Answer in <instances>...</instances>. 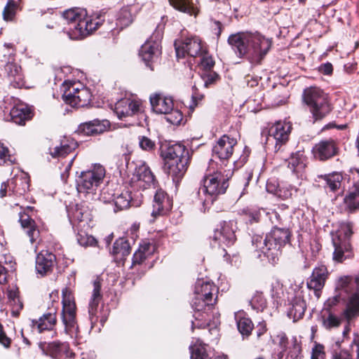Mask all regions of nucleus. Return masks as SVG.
<instances>
[{
	"label": "nucleus",
	"mask_w": 359,
	"mask_h": 359,
	"mask_svg": "<svg viewBox=\"0 0 359 359\" xmlns=\"http://www.w3.org/2000/svg\"><path fill=\"white\" fill-rule=\"evenodd\" d=\"M56 323L55 313H48L44 314L38 320H33V326H36L39 332L44 330H53Z\"/></svg>",
	"instance_id": "4c0bfd02"
},
{
	"label": "nucleus",
	"mask_w": 359,
	"mask_h": 359,
	"mask_svg": "<svg viewBox=\"0 0 359 359\" xmlns=\"http://www.w3.org/2000/svg\"><path fill=\"white\" fill-rule=\"evenodd\" d=\"M269 218L273 224H282L280 215L276 212L270 213Z\"/></svg>",
	"instance_id": "338daca9"
},
{
	"label": "nucleus",
	"mask_w": 359,
	"mask_h": 359,
	"mask_svg": "<svg viewBox=\"0 0 359 359\" xmlns=\"http://www.w3.org/2000/svg\"><path fill=\"white\" fill-rule=\"evenodd\" d=\"M229 184L221 172H215L205 176L199 195L204 204H212L217 196L225 193Z\"/></svg>",
	"instance_id": "423d86ee"
},
{
	"label": "nucleus",
	"mask_w": 359,
	"mask_h": 359,
	"mask_svg": "<svg viewBox=\"0 0 359 359\" xmlns=\"http://www.w3.org/2000/svg\"><path fill=\"white\" fill-rule=\"evenodd\" d=\"M228 42L239 56L247 55L252 64H260L271 46V41L259 33L239 32L231 34Z\"/></svg>",
	"instance_id": "f257e3e1"
},
{
	"label": "nucleus",
	"mask_w": 359,
	"mask_h": 359,
	"mask_svg": "<svg viewBox=\"0 0 359 359\" xmlns=\"http://www.w3.org/2000/svg\"><path fill=\"white\" fill-rule=\"evenodd\" d=\"M273 341L275 344H277L279 346L278 350V353L275 357L276 359H282L283 357V354L287 349V338L286 334L283 332H280L276 336V337L273 339Z\"/></svg>",
	"instance_id": "49530a36"
},
{
	"label": "nucleus",
	"mask_w": 359,
	"mask_h": 359,
	"mask_svg": "<svg viewBox=\"0 0 359 359\" xmlns=\"http://www.w3.org/2000/svg\"><path fill=\"white\" fill-rule=\"evenodd\" d=\"M236 144V139L224 135L219 139L213 147V154L221 160L228 159L233 154V147Z\"/></svg>",
	"instance_id": "a211bd4d"
},
{
	"label": "nucleus",
	"mask_w": 359,
	"mask_h": 359,
	"mask_svg": "<svg viewBox=\"0 0 359 359\" xmlns=\"http://www.w3.org/2000/svg\"><path fill=\"white\" fill-rule=\"evenodd\" d=\"M217 287L210 281L198 280L195 285L194 295L206 299L217 298Z\"/></svg>",
	"instance_id": "cd10ccee"
},
{
	"label": "nucleus",
	"mask_w": 359,
	"mask_h": 359,
	"mask_svg": "<svg viewBox=\"0 0 359 359\" xmlns=\"http://www.w3.org/2000/svg\"><path fill=\"white\" fill-rule=\"evenodd\" d=\"M337 151L336 143L332 140H325L316 144L312 153L315 158L325 161L334 156Z\"/></svg>",
	"instance_id": "4be33fe9"
},
{
	"label": "nucleus",
	"mask_w": 359,
	"mask_h": 359,
	"mask_svg": "<svg viewBox=\"0 0 359 359\" xmlns=\"http://www.w3.org/2000/svg\"><path fill=\"white\" fill-rule=\"evenodd\" d=\"M302 293L303 292L298 289L295 292L294 296L290 298L292 305L290 313L293 314L294 318H301L306 311V306Z\"/></svg>",
	"instance_id": "c756f323"
},
{
	"label": "nucleus",
	"mask_w": 359,
	"mask_h": 359,
	"mask_svg": "<svg viewBox=\"0 0 359 359\" xmlns=\"http://www.w3.org/2000/svg\"><path fill=\"white\" fill-rule=\"evenodd\" d=\"M114 111L119 119H125L141 113L142 103L140 100L124 97L116 102Z\"/></svg>",
	"instance_id": "2eb2a0df"
},
{
	"label": "nucleus",
	"mask_w": 359,
	"mask_h": 359,
	"mask_svg": "<svg viewBox=\"0 0 359 359\" xmlns=\"http://www.w3.org/2000/svg\"><path fill=\"white\" fill-rule=\"evenodd\" d=\"M77 241L82 246L93 245L95 243V239L85 232H79L77 234Z\"/></svg>",
	"instance_id": "5fc2aeb1"
},
{
	"label": "nucleus",
	"mask_w": 359,
	"mask_h": 359,
	"mask_svg": "<svg viewBox=\"0 0 359 359\" xmlns=\"http://www.w3.org/2000/svg\"><path fill=\"white\" fill-rule=\"evenodd\" d=\"M10 189L17 195H23L29 187V179L27 174L21 172L15 175L11 182Z\"/></svg>",
	"instance_id": "473e14b6"
},
{
	"label": "nucleus",
	"mask_w": 359,
	"mask_h": 359,
	"mask_svg": "<svg viewBox=\"0 0 359 359\" xmlns=\"http://www.w3.org/2000/svg\"><path fill=\"white\" fill-rule=\"evenodd\" d=\"M151 248H153V247L149 243L144 242L142 244H140L138 250L148 256L151 254Z\"/></svg>",
	"instance_id": "0e129e2a"
},
{
	"label": "nucleus",
	"mask_w": 359,
	"mask_h": 359,
	"mask_svg": "<svg viewBox=\"0 0 359 359\" xmlns=\"http://www.w3.org/2000/svg\"><path fill=\"white\" fill-rule=\"evenodd\" d=\"M236 224L234 222H224L217 229L213 235V240L218 242L219 246H229L236 241Z\"/></svg>",
	"instance_id": "dca6fc26"
},
{
	"label": "nucleus",
	"mask_w": 359,
	"mask_h": 359,
	"mask_svg": "<svg viewBox=\"0 0 359 359\" xmlns=\"http://www.w3.org/2000/svg\"><path fill=\"white\" fill-rule=\"evenodd\" d=\"M243 219L248 223L252 224L257 222L259 219V213L257 211H251L250 210H243Z\"/></svg>",
	"instance_id": "13d9d810"
},
{
	"label": "nucleus",
	"mask_w": 359,
	"mask_h": 359,
	"mask_svg": "<svg viewBox=\"0 0 359 359\" xmlns=\"http://www.w3.org/2000/svg\"><path fill=\"white\" fill-rule=\"evenodd\" d=\"M292 128L290 122H276L268 130L267 144L274 143V150L276 152L278 151L287 142Z\"/></svg>",
	"instance_id": "ddd939ff"
},
{
	"label": "nucleus",
	"mask_w": 359,
	"mask_h": 359,
	"mask_svg": "<svg viewBox=\"0 0 359 359\" xmlns=\"http://www.w3.org/2000/svg\"><path fill=\"white\" fill-rule=\"evenodd\" d=\"M311 359H325V347L323 345L317 342L314 343L311 350Z\"/></svg>",
	"instance_id": "864d4df0"
},
{
	"label": "nucleus",
	"mask_w": 359,
	"mask_h": 359,
	"mask_svg": "<svg viewBox=\"0 0 359 359\" xmlns=\"http://www.w3.org/2000/svg\"><path fill=\"white\" fill-rule=\"evenodd\" d=\"M100 25L101 20L99 18H91L86 15L83 18V20L77 25L79 27L74 28V32L71 33V39H82L95 31Z\"/></svg>",
	"instance_id": "6ab92c4d"
},
{
	"label": "nucleus",
	"mask_w": 359,
	"mask_h": 359,
	"mask_svg": "<svg viewBox=\"0 0 359 359\" xmlns=\"http://www.w3.org/2000/svg\"><path fill=\"white\" fill-rule=\"evenodd\" d=\"M32 118V112L29 109L22 105L12 108L6 119L11 121L15 124L23 126L25 122Z\"/></svg>",
	"instance_id": "c85d7f7f"
},
{
	"label": "nucleus",
	"mask_w": 359,
	"mask_h": 359,
	"mask_svg": "<svg viewBox=\"0 0 359 359\" xmlns=\"http://www.w3.org/2000/svg\"><path fill=\"white\" fill-rule=\"evenodd\" d=\"M153 111L156 114L166 115L168 122L173 125H178L183 119L182 112L174 108L173 100L170 97L161 94H154L149 97Z\"/></svg>",
	"instance_id": "9d476101"
},
{
	"label": "nucleus",
	"mask_w": 359,
	"mask_h": 359,
	"mask_svg": "<svg viewBox=\"0 0 359 359\" xmlns=\"http://www.w3.org/2000/svg\"><path fill=\"white\" fill-rule=\"evenodd\" d=\"M133 20V17L128 7L122 8L117 14L116 25L121 28L129 26Z\"/></svg>",
	"instance_id": "c03bdc74"
},
{
	"label": "nucleus",
	"mask_w": 359,
	"mask_h": 359,
	"mask_svg": "<svg viewBox=\"0 0 359 359\" xmlns=\"http://www.w3.org/2000/svg\"><path fill=\"white\" fill-rule=\"evenodd\" d=\"M169 2L175 9L181 12L190 15L197 14V10L193 6L191 0H169Z\"/></svg>",
	"instance_id": "a19ab883"
},
{
	"label": "nucleus",
	"mask_w": 359,
	"mask_h": 359,
	"mask_svg": "<svg viewBox=\"0 0 359 359\" xmlns=\"http://www.w3.org/2000/svg\"><path fill=\"white\" fill-rule=\"evenodd\" d=\"M359 314V291L353 294L347 303L346 308L343 312V316L350 321Z\"/></svg>",
	"instance_id": "c9c22d12"
},
{
	"label": "nucleus",
	"mask_w": 359,
	"mask_h": 359,
	"mask_svg": "<svg viewBox=\"0 0 359 359\" xmlns=\"http://www.w3.org/2000/svg\"><path fill=\"white\" fill-rule=\"evenodd\" d=\"M327 273V269L325 266L322 265L316 267L307 282L308 288L313 290L315 295L318 298L320 297V291L324 287Z\"/></svg>",
	"instance_id": "b1692460"
},
{
	"label": "nucleus",
	"mask_w": 359,
	"mask_h": 359,
	"mask_svg": "<svg viewBox=\"0 0 359 359\" xmlns=\"http://www.w3.org/2000/svg\"><path fill=\"white\" fill-rule=\"evenodd\" d=\"M296 191L297 189L290 185L288 187H282L281 188H279L276 192H274V195L278 198L285 200L290 198L293 192Z\"/></svg>",
	"instance_id": "3c124183"
},
{
	"label": "nucleus",
	"mask_w": 359,
	"mask_h": 359,
	"mask_svg": "<svg viewBox=\"0 0 359 359\" xmlns=\"http://www.w3.org/2000/svg\"><path fill=\"white\" fill-rule=\"evenodd\" d=\"M241 315L242 313H238L235 316L237 327L242 335L248 336L252 330L253 324L250 318L241 316Z\"/></svg>",
	"instance_id": "37998d69"
},
{
	"label": "nucleus",
	"mask_w": 359,
	"mask_h": 359,
	"mask_svg": "<svg viewBox=\"0 0 359 359\" xmlns=\"http://www.w3.org/2000/svg\"><path fill=\"white\" fill-rule=\"evenodd\" d=\"M271 293L273 298H280V296L283 294V285L279 280H276L272 282Z\"/></svg>",
	"instance_id": "052dcab7"
},
{
	"label": "nucleus",
	"mask_w": 359,
	"mask_h": 359,
	"mask_svg": "<svg viewBox=\"0 0 359 359\" xmlns=\"http://www.w3.org/2000/svg\"><path fill=\"white\" fill-rule=\"evenodd\" d=\"M130 252V247L128 241L120 238L117 239L113 245L112 254L118 261H123Z\"/></svg>",
	"instance_id": "72a5a7b5"
},
{
	"label": "nucleus",
	"mask_w": 359,
	"mask_h": 359,
	"mask_svg": "<svg viewBox=\"0 0 359 359\" xmlns=\"http://www.w3.org/2000/svg\"><path fill=\"white\" fill-rule=\"evenodd\" d=\"M324 180L326 182V187L329 189L330 191L335 192L341 187L343 176L341 173L333 172L325 175Z\"/></svg>",
	"instance_id": "79ce46f5"
},
{
	"label": "nucleus",
	"mask_w": 359,
	"mask_h": 359,
	"mask_svg": "<svg viewBox=\"0 0 359 359\" xmlns=\"http://www.w3.org/2000/svg\"><path fill=\"white\" fill-rule=\"evenodd\" d=\"M332 359H352V357L347 351H341L333 355Z\"/></svg>",
	"instance_id": "774afa93"
},
{
	"label": "nucleus",
	"mask_w": 359,
	"mask_h": 359,
	"mask_svg": "<svg viewBox=\"0 0 359 359\" xmlns=\"http://www.w3.org/2000/svg\"><path fill=\"white\" fill-rule=\"evenodd\" d=\"M288 167L294 172H299L305 167V156L302 151L292 154L288 159Z\"/></svg>",
	"instance_id": "ea45409f"
},
{
	"label": "nucleus",
	"mask_w": 359,
	"mask_h": 359,
	"mask_svg": "<svg viewBox=\"0 0 359 359\" xmlns=\"http://www.w3.org/2000/svg\"><path fill=\"white\" fill-rule=\"evenodd\" d=\"M172 203L166 194L161 189L156 192L154 198L151 216L155 219L157 216L163 215L171 210Z\"/></svg>",
	"instance_id": "5701e85b"
},
{
	"label": "nucleus",
	"mask_w": 359,
	"mask_h": 359,
	"mask_svg": "<svg viewBox=\"0 0 359 359\" xmlns=\"http://www.w3.org/2000/svg\"><path fill=\"white\" fill-rule=\"evenodd\" d=\"M290 238V232L287 229L273 227L264 239L259 236L253 238L256 256L260 259H262V257H266L272 263H276L280 248L289 243Z\"/></svg>",
	"instance_id": "f03ea898"
},
{
	"label": "nucleus",
	"mask_w": 359,
	"mask_h": 359,
	"mask_svg": "<svg viewBox=\"0 0 359 359\" xmlns=\"http://www.w3.org/2000/svg\"><path fill=\"white\" fill-rule=\"evenodd\" d=\"M139 145L142 149L148 151H152L155 148V142L145 136L139 137Z\"/></svg>",
	"instance_id": "4d7b16f0"
},
{
	"label": "nucleus",
	"mask_w": 359,
	"mask_h": 359,
	"mask_svg": "<svg viewBox=\"0 0 359 359\" xmlns=\"http://www.w3.org/2000/svg\"><path fill=\"white\" fill-rule=\"evenodd\" d=\"M351 223H342L339 229L332 235V241L334 248L333 259L337 262H341L351 255L349 239L353 233Z\"/></svg>",
	"instance_id": "6e6552de"
},
{
	"label": "nucleus",
	"mask_w": 359,
	"mask_h": 359,
	"mask_svg": "<svg viewBox=\"0 0 359 359\" xmlns=\"http://www.w3.org/2000/svg\"><path fill=\"white\" fill-rule=\"evenodd\" d=\"M107 194L110 195L108 189H104L102 191V200L104 203H110L111 201H112L116 207L115 211L125 210L130 207L132 200L131 193L130 191L123 190L120 193L116 194V196L112 195L111 197H108Z\"/></svg>",
	"instance_id": "412c9836"
},
{
	"label": "nucleus",
	"mask_w": 359,
	"mask_h": 359,
	"mask_svg": "<svg viewBox=\"0 0 359 359\" xmlns=\"http://www.w3.org/2000/svg\"><path fill=\"white\" fill-rule=\"evenodd\" d=\"M110 127V123L107 119L93 121L80 124L79 130L86 135H95L104 133Z\"/></svg>",
	"instance_id": "393cba45"
},
{
	"label": "nucleus",
	"mask_w": 359,
	"mask_h": 359,
	"mask_svg": "<svg viewBox=\"0 0 359 359\" xmlns=\"http://www.w3.org/2000/svg\"><path fill=\"white\" fill-rule=\"evenodd\" d=\"M93 286L94 288L90 302L89 303L88 310L89 316L91 318V320H93L94 318L97 317V308L102 297L100 294V283L99 281H95Z\"/></svg>",
	"instance_id": "e433bc0d"
},
{
	"label": "nucleus",
	"mask_w": 359,
	"mask_h": 359,
	"mask_svg": "<svg viewBox=\"0 0 359 359\" xmlns=\"http://www.w3.org/2000/svg\"><path fill=\"white\" fill-rule=\"evenodd\" d=\"M175 51L177 57L186 55L196 57L205 52L206 47L196 36H188L181 41H175Z\"/></svg>",
	"instance_id": "4468645a"
},
{
	"label": "nucleus",
	"mask_w": 359,
	"mask_h": 359,
	"mask_svg": "<svg viewBox=\"0 0 359 359\" xmlns=\"http://www.w3.org/2000/svg\"><path fill=\"white\" fill-rule=\"evenodd\" d=\"M147 255L142 252V251L137 250L133 255V263L134 264H140L143 260H144L147 258Z\"/></svg>",
	"instance_id": "680f3d73"
},
{
	"label": "nucleus",
	"mask_w": 359,
	"mask_h": 359,
	"mask_svg": "<svg viewBox=\"0 0 359 359\" xmlns=\"http://www.w3.org/2000/svg\"><path fill=\"white\" fill-rule=\"evenodd\" d=\"M15 161V158L10 154L8 147L0 142V164H12Z\"/></svg>",
	"instance_id": "8fccbe9b"
},
{
	"label": "nucleus",
	"mask_w": 359,
	"mask_h": 359,
	"mask_svg": "<svg viewBox=\"0 0 359 359\" xmlns=\"http://www.w3.org/2000/svg\"><path fill=\"white\" fill-rule=\"evenodd\" d=\"M340 319L336 316L330 313L327 318L323 321V325L327 329H331L339 326Z\"/></svg>",
	"instance_id": "bf43d9fd"
},
{
	"label": "nucleus",
	"mask_w": 359,
	"mask_h": 359,
	"mask_svg": "<svg viewBox=\"0 0 359 359\" xmlns=\"http://www.w3.org/2000/svg\"><path fill=\"white\" fill-rule=\"evenodd\" d=\"M303 100L309 107L316 121L323 118L331 111L327 95L317 87L305 89L303 93Z\"/></svg>",
	"instance_id": "39448f33"
},
{
	"label": "nucleus",
	"mask_w": 359,
	"mask_h": 359,
	"mask_svg": "<svg viewBox=\"0 0 359 359\" xmlns=\"http://www.w3.org/2000/svg\"><path fill=\"white\" fill-rule=\"evenodd\" d=\"M48 353L53 358H72L74 353L70 351L69 344L55 341L50 342L47 346Z\"/></svg>",
	"instance_id": "bb28decb"
},
{
	"label": "nucleus",
	"mask_w": 359,
	"mask_h": 359,
	"mask_svg": "<svg viewBox=\"0 0 359 359\" xmlns=\"http://www.w3.org/2000/svg\"><path fill=\"white\" fill-rule=\"evenodd\" d=\"M19 221L21 226L27 229L26 233L29 237L30 242L34 243L39 236V231L36 228L34 221L26 213H20Z\"/></svg>",
	"instance_id": "2f4dec72"
},
{
	"label": "nucleus",
	"mask_w": 359,
	"mask_h": 359,
	"mask_svg": "<svg viewBox=\"0 0 359 359\" xmlns=\"http://www.w3.org/2000/svg\"><path fill=\"white\" fill-rule=\"evenodd\" d=\"M191 359H210L207 350L206 345L200 340H197L196 344L190 346ZM215 359H226L224 355H219Z\"/></svg>",
	"instance_id": "58836bf2"
},
{
	"label": "nucleus",
	"mask_w": 359,
	"mask_h": 359,
	"mask_svg": "<svg viewBox=\"0 0 359 359\" xmlns=\"http://www.w3.org/2000/svg\"><path fill=\"white\" fill-rule=\"evenodd\" d=\"M86 15V11L79 8H71L65 11L63 13L64 19L68 22L69 27L67 29V35L71 39V33L74 32V28H78L79 24L83 18Z\"/></svg>",
	"instance_id": "a878e982"
},
{
	"label": "nucleus",
	"mask_w": 359,
	"mask_h": 359,
	"mask_svg": "<svg viewBox=\"0 0 359 359\" xmlns=\"http://www.w3.org/2000/svg\"><path fill=\"white\" fill-rule=\"evenodd\" d=\"M62 90L64 102L72 107H84L91 100L90 90L79 82L65 81L62 83Z\"/></svg>",
	"instance_id": "1a4fd4ad"
},
{
	"label": "nucleus",
	"mask_w": 359,
	"mask_h": 359,
	"mask_svg": "<svg viewBox=\"0 0 359 359\" xmlns=\"http://www.w3.org/2000/svg\"><path fill=\"white\" fill-rule=\"evenodd\" d=\"M56 264V257L52 252L42 250L36 257V271L41 276L51 273Z\"/></svg>",
	"instance_id": "aec40b11"
},
{
	"label": "nucleus",
	"mask_w": 359,
	"mask_h": 359,
	"mask_svg": "<svg viewBox=\"0 0 359 359\" xmlns=\"http://www.w3.org/2000/svg\"><path fill=\"white\" fill-rule=\"evenodd\" d=\"M198 56L201 57L200 65L205 70L211 69L215 65V61L212 57L207 53L206 48L205 52Z\"/></svg>",
	"instance_id": "603ef678"
},
{
	"label": "nucleus",
	"mask_w": 359,
	"mask_h": 359,
	"mask_svg": "<svg viewBox=\"0 0 359 359\" xmlns=\"http://www.w3.org/2000/svg\"><path fill=\"white\" fill-rule=\"evenodd\" d=\"M320 70L324 74L329 75L332 72V65L330 63L324 64L320 66Z\"/></svg>",
	"instance_id": "69168bd1"
},
{
	"label": "nucleus",
	"mask_w": 359,
	"mask_h": 359,
	"mask_svg": "<svg viewBox=\"0 0 359 359\" xmlns=\"http://www.w3.org/2000/svg\"><path fill=\"white\" fill-rule=\"evenodd\" d=\"M128 169L129 184L132 187L145 189L154 184V176L144 162H133Z\"/></svg>",
	"instance_id": "9b49d317"
},
{
	"label": "nucleus",
	"mask_w": 359,
	"mask_h": 359,
	"mask_svg": "<svg viewBox=\"0 0 359 359\" xmlns=\"http://www.w3.org/2000/svg\"><path fill=\"white\" fill-rule=\"evenodd\" d=\"M346 208L353 212L359 209V183H355L349 189L348 195L344 199Z\"/></svg>",
	"instance_id": "f704fd0d"
},
{
	"label": "nucleus",
	"mask_w": 359,
	"mask_h": 359,
	"mask_svg": "<svg viewBox=\"0 0 359 359\" xmlns=\"http://www.w3.org/2000/svg\"><path fill=\"white\" fill-rule=\"evenodd\" d=\"M4 69L11 79L15 81L21 79V67L15 61H8L4 67Z\"/></svg>",
	"instance_id": "de8ad7c7"
},
{
	"label": "nucleus",
	"mask_w": 359,
	"mask_h": 359,
	"mask_svg": "<svg viewBox=\"0 0 359 359\" xmlns=\"http://www.w3.org/2000/svg\"><path fill=\"white\" fill-rule=\"evenodd\" d=\"M77 147V143L72 139H64L61 141L60 146H55L50 149V154L53 158H63L70 154Z\"/></svg>",
	"instance_id": "7c9ffc66"
},
{
	"label": "nucleus",
	"mask_w": 359,
	"mask_h": 359,
	"mask_svg": "<svg viewBox=\"0 0 359 359\" xmlns=\"http://www.w3.org/2000/svg\"><path fill=\"white\" fill-rule=\"evenodd\" d=\"M161 54L160 39H154L151 36L142 46L140 50V56L147 66L150 62L156 60Z\"/></svg>",
	"instance_id": "f3484780"
},
{
	"label": "nucleus",
	"mask_w": 359,
	"mask_h": 359,
	"mask_svg": "<svg viewBox=\"0 0 359 359\" xmlns=\"http://www.w3.org/2000/svg\"><path fill=\"white\" fill-rule=\"evenodd\" d=\"M62 321L65 327V332L72 335L77 332L78 326L76 322V305L74 296L67 287L62 290Z\"/></svg>",
	"instance_id": "f8f14e48"
},
{
	"label": "nucleus",
	"mask_w": 359,
	"mask_h": 359,
	"mask_svg": "<svg viewBox=\"0 0 359 359\" xmlns=\"http://www.w3.org/2000/svg\"><path fill=\"white\" fill-rule=\"evenodd\" d=\"M164 169L173 180L181 178L187 169L189 152L184 146L176 144L169 146L162 152Z\"/></svg>",
	"instance_id": "20e7f679"
},
{
	"label": "nucleus",
	"mask_w": 359,
	"mask_h": 359,
	"mask_svg": "<svg viewBox=\"0 0 359 359\" xmlns=\"http://www.w3.org/2000/svg\"><path fill=\"white\" fill-rule=\"evenodd\" d=\"M216 301L217 298L206 299L194 295L191 302L195 319V322H192V328L217 327L219 324V313L215 307Z\"/></svg>",
	"instance_id": "7ed1b4c3"
},
{
	"label": "nucleus",
	"mask_w": 359,
	"mask_h": 359,
	"mask_svg": "<svg viewBox=\"0 0 359 359\" xmlns=\"http://www.w3.org/2000/svg\"><path fill=\"white\" fill-rule=\"evenodd\" d=\"M250 304L253 309L262 311L266 306V300L262 292H256L250 301Z\"/></svg>",
	"instance_id": "09e8293b"
},
{
	"label": "nucleus",
	"mask_w": 359,
	"mask_h": 359,
	"mask_svg": "<svg viewBox=\"0 0 359 359\" xmlns=\"http://www.w3.org/2000/svg\"><path fill=\"white\" fill-rule=\"evenodd\" d=\"M104 176L105 169L99 163H95L87 170L81 172L76 180L78 192L85 195L94 194Z\"/></svg>",
	"instance_id": "0eeeda50"
},
{
	"label": "nucleus",
	"mask_w": 359,
	"mask_h": 359,
	"mask_svg": "<svg viewBox=\"0 0 359 359\" xmlns=\"http://www.w3.org/2000/svg\"><path fill=\"white\" fill-rule=\"evenodd\" d=\"M8 298L12 306V315L18 316L20 311L22 309V303L20 302L18 291L17 290H9L8 291Z\"/></svg>",
	"instance_id": "a18cd8bd"
},
{
	"label": "nucleus",
	"mask_w": 359,
	"mask_h": 359,
	"mask_svg": "<svg viewBox=\"0 0 359 359\" xmlns=\"http://www.w3.org/2000/svg\"><path fill=\"white\" fill-rule=\"evenodd\" d=\"M0 343L5 347H8L11 340L8 338L3 330V327L0 325Z\"/></svg>",
	"instance_id": "e2e57ef3"
},
{
	"label": "nucleus",
	"mask_w": 359,
	"mask_h": 359,
	"mask_svg": "<svg viewBox=\"0 0 359 359\" xmlns=\"http://www.w3.org/2000/svg\"><path fill=\"white\" fill-rule=\"evenodd\" d=\"M15 5L13 1H9L3 11L4 19L11 20L15 15Z\"/></svg>",
	"instance_id": "6e6d98bb"
}]
</instances>
